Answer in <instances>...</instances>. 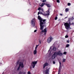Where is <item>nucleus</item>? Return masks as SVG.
<instances>
[{
    "instance_id": "45",
    "label": "nucleus",
    "mask_w": 74,
    "mask_h": 74,
    "mask_svg": "<svg viewBox=\"0 0 74 74\" xmlns=\"http://www.w3.org/2000/svg\"><path fill=\"white\" fill-rule=\"evenodd\" d=\"M58 21H60V19L58 20Z\"/></svg>"
},
{
    "instance_id": "22",
    "label": "nucleus",
    "mask_w": 74,
    "mask_h": 74,
    "mask_svg": "<svg viewBox=\"0 0 74 74\" xmlns=\"http://www.w3.org/2000/svg\"><path fill=\"white\" fill-rule=\"evenodd\" d=\"M69 46H70V45L69 44H67L66 46V48H68Z\"/></svg>"
},
{
    "instance_id": "10",
    "label": "nucleus",
    "mask_w": 74,
    "mask_h": 74,
    "mask_svg": "<svg viewBox=\"0 0 74 74\" xmlns=\"http://www.w3.org/2000/svg\"><path fill=\"white\" fill-rule=\"evenodd\" d=\"M47 28H45L44 30L42 31V32H43L44 33V35H46V34H47Z\"/></svg>"
},
{
    "instance_id": "43",
    "label": "nucleus",
    "mask_w": 74,
    "mask_h": 74,
    "mask_svg": "<svg viewBox=\"0 0 74 74\" xmlns=\"http://www.w3.org/2000/svg\"><path fill=\"white\" fill-rule=\"evenodd\" d=\"M66 53H67L65 52V54H66Z\"/></svg>"
},
{
    "instance_id": "42",
    "label": "nucleus",
    "mask_w": 74,
    "mask_h": 74,
    "mask_svg": "<svg viewBox=\"0 0 74 74\" xmlns=\"http://www.w3.org/2000/svg\"><path fill=\"white\" fill-rule=\"evenodd\" d=\"M64 23V26H65V23Z\"/></svg>"
},
{
    "instance_id": "44",
    "label": "nucleus",
    "mask_w": 74,
    "mask_h": 74,
    "mask_svg": "<svg viewBox=\"0 0 74 74\" xmlns=\"http://www.w3.org/2000/svg\"><path fill=\"white\" fill-rule=\"evenodd\" d=\"M58 47H59V45L58 46Z\"/></svg>"
},
{
    "instance_id": "37",
    "label": "nucleus",
    "mask_w": 74,
    "mask_h": 74,
    "mask_svg": "<svg viewBox=\"0 0 74 74\" xmlns=\"http://www.w3.org/2000/svg\"><path fill=\"white\" fill-rule=\"evenodd\" d=\"M36 32H37V30L36 29L34 31V33H36Z\"/></svg>"
},
{
    "instance_id": "35",
    "label": "nucleus",
    "mask_w": 74,
    "mask_h": 74,
    "mask_svg": "<svg viewBox=\"0 0 74 74\" xmlns=\"http://www.w3.org/2000/svg\"><path fill=\"white\" fill-rule=\"evenodd\" d=\"M39 42H40V44H41V40H39Z\"/></svg>"
},
{
    "instance_id": "39",
    "label": "nucleus",
    "mask_w": 74,
    "mask_h": 74,
    "mask_svg": "<svg viewBox=\"0 0 74 74\" xmlns=\"http://www.w3.org/2000/svg\"><path fill=\"white\" fill-rule=\"evenodd\" d=\"M71 25H74V23H72Z\"/></svg>"
},
{
    "instance_id": "15",
    "label": "nucleus",
    "mask_w": 74,
    "mask_h": 74,
    "mask_svg": "<svg viewBox=\"0 0 74 74\" xmlns=\"http://www.w3.org/2000/svg\"><path fill=\"white\" fill-rule=\"evenodd\" d=\"M18 74H26V72H22L21 71H20L18 73Z\"/></svg>"
},
{
    "instance_id": "14",
    "label": "nucleus",
    "mask_w": 74,
    "mask_h": 74,
    "mask_svg": "<svg viewBox=\"0 0 74 74\" xmlns=\"http://www.w3.org/2000/svg\"><path fill=\"white\" fill-rule=\"evenodd\" d=\"M52 50L53 51H56V48L54 46Z\"/></svg>"
},
{
    "instance_id": "41",
    "label": "nucleus",
    "mask_w": 74,
    "mask_h": 74,
    "mask_svg": "<svg viewBox=\"0 0 74 74\" xmlns=\"http://www.w3.org/2000/svg\"><path fill=\"white\" fill-rule=\"evenodd\" d=\"M64 54H65V51L64 52Z\"/></svg>"
},
{
    "instance_id": "30",
    "label": "nucleus",
    "mask_w": 74,
    "mask_h": 74,
    "mask_svg": "<svg viewBox=\"0 0 74 74\" xmlns=\"http://www.w3.org/2000/svg\"><path fill=\"white\" fill-rule=\"evenodd\" d=\"M58 19V17H57V16H56L55 18V20H57V19Z\"/></svg>"
},
{
    "instance_id": "1",
    "label": "nucleus",
    "mask_w": 74,
    "mask_h": 74,
    "mask_svg": "<svg viewBox=\"0 0 74 74\" xmlns=\"http://www.w3.org/2000/svg\"><path fill=\"white\" fill-rule=\"evenodd\" d=\"M38 18L40 22V30H42L44 29V26H45L44 25L46 23L45 22L46 19L43 20L42 18H41V17L39 15L38 16Z\"/></svg>"
},
{
    "instance_id": "33",
    "label": "nucleus",
    "mask_w": 74,
    "mask_h": 74,
    "mask_svg": "<svg viewBox=\"0 0 74 74\" xmlns=\"http://www.w3.org/2000/svg\"><path fill=\"white\" fill-rule=\"evenodd\" d=\"M63 62H65V59H63Z\"/></svg>"
},
{
    "instance_id": "24",
    "label": "nucleus",
    "mask_w": 74,
    "mask_h": 74,
    "mask_svg": "<svg viewBox=\"0 0 74 74\" xmlns=\"http://www.w3.org/2000/svg\"><path fill=\"white\" fill-rule=\"evenodd\" d=\"M41 9L40 7L38 9V11H40V10H41Z\"/></svg>"
},
{
    "instance_id": "3",
    "label": "nucleus",
    "mask_w": 74,
    "mask_h": 74,
    "mask_svg": "<svg viewBox=\"0 0 74 74\" xmlns=\"http://www.w3.org/2000/svg\"><path fill=\"white\" fill-rule=\"evenodd\" d=\"M49 8H48V10L47 11V12H45V13L43 14L42 12L40 11V14H41L42 15H44L45 16H49Z\"/></svg>"
},
{
    "instance_id": "38",
    "label": "nucleus",
    "mask_w": 74,
    "mask_h": 74,
    "mask_svg": "<svg viewBox=\"0 0 74 74\" xmlns=\"http://www.w3.org/2000/svg\"><path fill=\"white\" fill-rule=\"evenodd\" d=\"M60 16H63V14H60Z\"/></svg>"
},
{
    "instance_id": "27",
    "label": "nucleus",
    "mask_w": 74,
    "mask_h": 74,
    "mask_svg": "<svg viewBox=\"0 0 74 74\" xmlns=\"http://www.w3.org/2000/svg\"><path fill=\"white\" fill-rule=\"evenodd\" d=\"M69 37V36L66 35L65 36V38H68Z\"/></svg>"
},
{
    "instance_id": "40",
    "label": "nucleus",
    "mask_w": 74,
    "mask_h": 74,
    "mask_svg": "<svg viewBox=\"0 0 74 74\" xmlns=\"http://www.w3.org/2000/svg\"><path fill=\"white\" fill-rule=\"evenodd\" d=\"M69 20H70V21H71V18H69Z\"/></svg>"
},
{
    "instance_id": "18",
    "label": "nucleus",
    "mask_w": 74,
    "mask_h": 74,
    "mask_svg": "<svg viewBox=\"0 0 74 74\" xmlns=\"http://www.w3.org/2000/svg\"><path fill=\"white\" fill-rule=\"evenodd\" d=\"M37 50L35 49V50L34 51V55H36L37 53Z\"/></svg>"
},
{
    "instance_id": "2",
    "label": "nucleus",
    "mask_w": 74,
    "mask_h": 74,
    "mask_svg": "<svg viewBox=\"0 0 74 74\" xmlns=\"http://www.w3.org/2000/svg\"><path fill=\"white\" fill-rule=\"evenodd\" d=\"M57 55H59V56H62L63 55V53H61L60 51H58L57 52H55L53 54L51 58L53 59H55Z\"/></svg>"
},
{
    "instance_id": "29",
    "label": "nucleus",
    "mask_w": 74,
    "mask_h": 74,
    "mask_svg": "<svg viewBox=\"0 0 74 74\" xmlns=\"http://www.w3.org/2000/svg\"><path fill=\"white\" fill-rule=\"evenodd\" d=\"M27 74H32V73H31L30 72V71H29L27 72Z\"/></svg>"
},
{
    "instance_id": "32",
    "label": "nucleus",
    "mask_w": 74,
    "mask_h": 74,
    "mask_svg": "<svg viewBox=\"0 0 74 74\" xmlns=\"http://www.w3.org/2000/svg\"><path fill=\"white\" fill-rule=\"evenodd\" d=\"M53 64H55V61H53Z\"/></svg>"
},
{
    "instance_id": "17",
    "label": "nucleus",
    "mask_w": 74,
    "mask_h": 74,
    "mask_svg": "<svg viewBox=\"0 0 74 74\" xmlns=\"http://www.w3.org/2000/svg\"><path fill=\"white\" fill-rule=\"evenodd\" d=\"M45 5H46L47 7H51V5L50 4H45Z\"/></svg>"
},
{
    "instance_id": "31",
    "label": "nucleus",
    "mask_w": 74,
    "mask_h": 74,
    "mask_svg": "<svg viewBox=\"0 0 74 74\" xmlns=\"http://www.w3.org/2000/svg\"><path fill=\"white\" fill-rule=\"evenodd\" d=\"M66 42H67V43H69V42H70V41H69V40H67Z\"/></svg>"
},
{
    "instance_id": "21",
    "label": "nucleus",
    "mask_w": 74,
    "mask_h": 74,
    "mask_svg": "<svg viewBox=\"0 0 74 74\" xmlns=\"http://www.w3.org/2000/svg\"><path fill=\"white\" fill-rule=\"evenodd\" d=\"M67 5H68V6H70L71 5V3H68L67 4Z\"/></svg>"
},
{
    "instance_id": "4",
    "label": "nucleus",
    "mask_w": 74,
    "mask_h": 74,
    "mask_svg": "<svg viewBox=\"0 0 74 74\" xmlns=\"http://www.w3.org/2000/svg\"><path fill=\"white\" fill-rule=\"evenodd\" d=\"M16 65L18 64L19 67H21V68H23L24 67V65H23V63L22 62H21L19 61V60H18L17 61L16 63Z\"/></svg>"
},
{
    "instance_id": "36",
    "label": "nucleus",
    "mask_w": 74,
    "mask_h": 74,
    "mask_svg": "<svg viewBox=\"0 0 74 74\" xmlns=\"http://www.w3.org/2000/svg\"><path fill=\"white\" fill-rule=\"evenodd\" d=\"M56 44V42H55L54 43V44H53V45H55V44Z\"/></svg>"
},
{
    "instance_id": "26",
    "label": "nucleus",
    "mask_w": 74,
    "mask_h": 74,
    "mask_svg": "<svg viewBox=\"0 0 74 74\" xmlns=\"http://www.w3.org/2000/svg\"><path fill=\"white\" fill-rule=\"evenodd\" d=\"M46 0H43L42 1V2L43 3H44V2H46Z\"/></svg>"
},
{
    "instance_id": "8",
    "label": "nucleus",
    "mask_w": 74,
    "mask_h": 74,
    "mask_svg": "<svg viewBox=\"0 0 74 74\" xmlns=\"http://www.w3.org/2000/svg\"><path fill=\"white\" fill-rule=\"evenodd\" d=\"M49 69L50 68H49L47 69L45 71H43V73L46 74H49Z\"/></svg>"
},
{
    "instance_id": "20",
    "label": "nucleus",
    "mask_w": 74,
    "mask_h": 74,
    "mask_svg": "<svg viewBox=\"0 0 74 74\" xmlns=\"http://www.w3.org/2000/svg\"><path fill=\"white\" fill-rule=\"evenodd\" d=\"M39 45V44H38V45H36V47L35 48V49L37 50V47H38V46Z\"/></svg>"
},
{
    "instance_id": "25",
    "label": "nucleus",
    "mask_w": 74,
    "mask_h": 74,
    "mask_svg": "<svg viewBox=\"0 0 74 74\" xmlns=\"http://www.w3.org/2000/svg\"><path fill=\"white\" fill-rule=\"evenodd\" d=\"M56 1L57 3H60V1L59 0H57Z\"/></svg>"
},
{
    "instance_id": "34",
    "label": "nucleus",
    "mask_w": 74,
    "mask_h": 74,
    "mask_svg": "<svg viewBox=\"0 0 74 74\" xmlns=\"http://www.w3.org/2000/svg\"><path fill=\"white\" fill-rule=\"evenodd\" d=\"M40 14V11L38 12V15H39V14Z\"/></svg>"
},
{
    "instance_id": "9",
    "label": "nucleus",
    "mask_w": 74,
    "mask_h": 74,
    "mask_svg": "<svg viewBox=\"0 0 74 74\" xmlns=\"http://www.w3.org/2000/svg\"><path fill=\"white\" fill-rule=\"evenodd\" d=\"M65 28L66 29H68L70 28V25H69L67 23H65Z\"/></svg>"
},
{
    "instance_id": "5",
    "label": "nucleus",
    "mask_w": 74,
    "mask_h": 74,
    "mask_svg": "<svg viewBox=\"0 0 74 74\" xmlns=\"http://www.w3.org/2000/svg\"><path fill=\"white\" fill-rule=\"evenodd\" d=\"M37 63V61H32V62L31 64V66H32V68H33V69H34V68L35 67V66L36 65Z\"/></svg>"
},
{
    "instance_id": "12",
    "label": "nucleus",
    "mask_w": 74,
    "mask_h": 74,
    "mask_svg": "<svg viewBox=\"0 0 74 74\" xmlns=\"http://www.w3.org/2000/svg\"><path fill=\"white\" fill-rule=\"evenodd\" d=\"M52 46L50 48L49 50L48 51V53L50 54L51 53V49H52Z\"/></svg>"
},
{
    "instance_id": "28",
    "label": "nucleus",
    "mask_w": 74,
    "mask_h": 74,
    "mask_svg": "<svg viewBox=\"0 0 74 74\" xmlns=\"http://www.w3.org/2000/svg\"><path fill=\"white\" fill-rule=\"evenodd\" d=\"M41 10L42 11V12H44V9H43V8H41Z\"/></svg>"
},
{
    "instance_id": "11",
    "label": "nucleus",
    "mask_w": 74,
    "mask_h": 74,
    "mask_svg": "<svg viewBox=\"0 0 74 74\" xmlns=\"http://www.w3.org/2000/svg\"><path fill=\"white\" fill-rule=\"evenodd\" d=\"M59 63H60V66L58 69V74H59V73H60V70H61V69H60V67H61V62H60V61H59Z\"/></svg>"
},
{
    "instance_id": "7",
    "label": "nucleus",
    "mask_w": 74,
    "mask_h": 74,
    "mask_svg": "<svg viewBox=\"0 0 74 74\" xmlns=\"http://www.w3.org/2000/svg\"><path fill=\"white\" fill-rule=\"evenodd\" d=\"M52 40H53V38L52 37L50 36L49 38L47 40V42L49 43H50L52 41Z\"/></svg>"
},
{
    "instance_id": "19",
    "label": "nucleus",
    "mask_w": 74,
    "mask_h": 74,
    "mask_svg": "<svg viewBox=\"0 0 74 74\" xmlns=\"http://www.w3.org/2000/svg\"><path fill=\"white\" fill-rule=\"evenodd\" d=\"M69 11V9L68 8H66L65 9V12H67Z\"/></svg>"
},
{
    "instance_id": "46",
    "label": "nucleus",
    "mask_w": 74,
    "mask_h": 74,
    "mask_svg": "<svg viewBox=\"0 0 74 74\" xmlns=\"http://www.w3.org/2000/svg\"><path fill=\"white\" fill-rule=\"evenodd\" d=\"M29 10H28V11H29Z\"/></svg>"
},
{
    "instance_id": "16",
    "label": "nucleus",
    "mask_w": 74,
    "mask_h": 74,
    "mask_svg": "<svg viewBox=\"0 0 74 74\" xmlns=\"http://www.w3.org/2000/svg\"><path fill=\"white\" fill-rule=\"evenodd\" d=\"M46 4H45V3H42V4L40 5V7H43V6H44V5H45Z\"/></svg>"
},
{
    "instance_id": "13",
    "label": "nucleus",
    "mask_w": 74,
    "mask_h": 74,
    "mask_svg": "<svg viewBox=\"0 0 74 74\" xmlns=\"http://www.w3.org/2000/svg\"><path fill=\"white\" fill-rule=\"evenodd\" d=\"M48 65V64L47 63H45L43 65V69H45V66H47Z\"/></svg>"
},
{
    "instance_id": "6",
    "label": "nucleus",
    "mask_w": 74,
    "mask_h": 74,
    "mask_svg": "<svg viewBox=\"0 0 74 74\" xmlns=\"http://www.w3.org/2000/svg\"><path fill=\"white\" fill-rule=\"evenodd\" d=\"M35 22H36V21L34 19H33L31 21V25L33 27L35 26Z\"/></svg>"
},
{
    "instance_id": "23",
    "label": "nucleus",
    "mask_w": 74,
    "mask_h": 74,
    "mask_svg": "<svg viewBox=\"0 0 74 74\" xmlns=\"http://www.w3.org/2000/svg\"><path fill=\"white\" fill-rule=\"evenodd\" d=\"M21 67H20V66H19L18 67V68L17 70V71H18V70H19V69H20V68Z\"/></svg>"
}]
</instances>
